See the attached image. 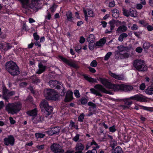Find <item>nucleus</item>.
I'll list each match as a JSON object with an SVG mask.
<instances>
[{
    "label": "nucleus",
    "mask_w": 153,
    "mask_h": 153,
    "mask_svg": "<svg viewBox=\"0 0 153 153\" xmlns=\"http://www.w3.org/2000/svg\"><path fill=\"white\" fill-rule=\"evenodd\" d=\"M97 63L95 60H93L92 61L90 64L91 66L95 67L97 66Z\"/></svg>",
    "instance_id": "de8ad7c7"
},
{
    "label": "nucleus",
    "mask_w": 153,
    "mask_h": 153,
    "mask_svg": "<svg viewBox=\"0 0 153 153\" xmlns=\"http://www.w3.org/2000/svg\"><path fill=\"white\" fill-rule=\"evenodd\" d=\"M66 16L68 20V21L72 22L73 20L72 17V13L70 11H68L66 13Z\"/></svg>",
    "instance_id": "7c9ffc66"
},
{
    "label": "nucleus",
    "mask_w": 153,
    "mask_h": 153,
    "mask_svg": "<svg viewBox=\"0 0 153 153\" xmlns=\"http://www.w3.org/2000/svg\"><path fill=\"white\" fill-rule=\"evenodd\" d=\"M2 87L3 88V99L5 100H7L9 99L8 95L10 94V93L8 92V90L6 88L4 84L2 85Z\"/></svg>",
    "instance_id": "f8f14e48"
},
{
    "label": "nucleus",
    "mask_w": 153,
    "mask_h": 153,
    "mask_svg": "<svg viewBox=\"0 0 153 153\" xmlns=\"http://www.w3.org/2000/svg\"><path fill=\"white\" fill-rule=\"evenodd\" d=\"M49 84L50 86L52 87L56 86V88L57 89H59L63 87V84L61 82H58L56 80H51L49 82Z\"/></svg>",
    "instance_id": "9b49d317"
},
{
    "label": "nucleus",
    "mask_w": 153,
    "mask_h": 153,
    "mask_svg": "<svg viewBox=\"0 0 153 153\" xmlns=\"http://www.w3.org/2000/svg\"><path fill=\"white\" fill-rule=\"evenodd\" d=\"M146 94L152 95L153 94V85L147 88L145 91Z\"/></svg>",
    "instance_id": "c85d7f7f"
},
{
    "label": "nucleus",
    "mask_w": 153,
    "mask_h": 153,
    "mask_svg": "<svg viewBox=\"0 0 153 153\" xmlns=\"http://www.w3.org/2000/svg\"><path fill=\"white\" fill-rule=\"evenodd\" d=\"M146 88V85L144 83H142L140 86V90H143L145 89Z\"/></svg>",
    "instance_id": "052dcab7"
},
{
    "label": "nucleus",
    "mask_w": 153,
    "mask_h": 153,
    "mask_svg": "<svg viewBox=\"0 0 153 153\" xmlns=\"http://www.w3.org/2000/svg\"><path fill=\"white\" fill-rule=\"evenodd\" d=\"M84 78L87 80L88 81L90 82H96V80L86 75H84Z\"/></svg>",
    "instance_id": "2f4dec72"
},
{
    "label": "nucleus",
    "mask_w": 153,
    "mask_h": 153,
    "mask_svg": "<svg viewBox=\"0 0 153 153\" xmlns=\"http://www.w3.org/2000/svg\"><path fill=\"white\" fill-rule=\"evenodd\" d=\"M115 153H123L122 149L120 147L117 146L114 149Z\"/></svg>",
    "instance_id": "e433bc0d"
},
{
    "label": "nucleus",
    "mask_w": 153,
    "mask_h": 153,
    "mask_svg": "<svg viewBox=\"0 0 153 153\" xmlns=\"http://www.w3.org/2000/svg\"><path fill=\"white\" fill-rule=\"evenodd\" d=\"M133 65L136 68L138 71H145L147 70V67L143 60H135L134 62Z\"/></svg>",
    "instance_id": "20e7f679"
},
{
    "label": "nucleus",
    "mask_w": 153,
    "mask_h": 153,
    "mask_svg": "<svg viewBox=\"0 0 153 153\" xmlns=\"http://www.w3.org/2000/svg\"><path fill=\"white\" fill-rule=\"evenodd\" d=\"M122 11H123V14L125 16L127 17L129 16L130 9L128 10L123 8Z\"/></svg>",
    "instance_id": "f704fd0d"
},
{
    "label": "nucleus",
    "mask_w": 153,
    "mask_h": 153,
    "mask_svg": "<svg viewBox=\"0 0 153 153\" xmlns=\"http://www.w3.org/2000/svg\"><path fill=\"white\" fill-rule=\"evenodd\" d=\"M99 80L106 88H111V83L109 82L107 79L105 78H100Z\"/></svg>",
    "instance_id": "2eb2a0df"
},
{
    "label": "nucleus",
    "mask_w": 153,
    "mask_h": 153,
    "mask_svg": "<svg viewBox=\"0 0 153 153\" xmlns=\"http://www.w3.org/2000/svg\"><path fill=\"white\" fill-rule=\"evenodd\" d=\"M81 46L80 45H78L76 47H75V50L77 52H79V51L81 49Z\"/></svg>",
    "instance_id": "8fccbe9b"
},
{
    "label": "nucleus",
    "mask_w": 153,
    "mask_h": 153,
    "mask_svg": "<svg viewBox=\"0 0 153 153\" xmlns=\"http://www.w3.org/2000/svg\"><path fill=\"white\" fill-rule=\"evenodd\" d=\"M127 27L126 25H121L116 30V33H119L121 32H124L127 30Z\"/></svg>",
    "instance_id": "b1692460"
},
{
    "label": "nucleus",
    "mask_w": 153,
    "mask_h": 153,
    "mask_svg": "<svg viewBox=\"0 0 153 153\" xmlns=\"http://www.w3.org/2000/svg\"><path fill=\"white\" fill-rule=\"evenodd\" d=\"M129 98H126L124 99V102H125V104L128 105H131L132 103V101H130L129 100H131V99H129Z\"/></svg>",
    "instance_id": "a19ab883"
},
{
    "label": "nucleus",
    "mask_w": 153,
    "mask_h": 153,
    "mask_svg": "<svg viewBox=\"0 0 153 153\" xmlns=\"http://www.w3.org/2000/svg\"><path fill=\"white\" fill-rule=\"evenodd\" d=\"M137 12L135 10L132 8L130 9L129 16L135 18L137 16Z\"/></svg>",
    "instance_id": "393cba45"
},
{
    "label": "nucleus",
    "mask_w": 153,
    "mask_h": 153,
    "mask_svg": "<svg viewBox=\"0 0 153 153\" xmlns=\"http://www.w3.org/2000/svg\"><path fill=\"white\" fill-rule=\"evenodd\" d=\"M84 148V146L81 143H78L76 146V152L75 153H81Z\"/></svg>",
    "instance_id": "6ab92c4d"
},
{
    "label": "nucleus",
    "mask_w": 153,
    "mask_h": 153,
    "mask_svg": "<svg viewBox=\"0 0 153 153\" xmlns=\"http://www.w3.org/2000/svg\"><path fill=\"white\" fill-rule=\"evenodd\" d=\"M59 59L69 66L75 68H78V66L74 61H70L62 56H59Z\"/></svg>",
    "instance_id": "1a4fd4ad"
},
{
    "label": "nucleus",
    "mask_w": 153,
    "mask_h": 153,
    "mask_svg": "<svg viewBox=\"0 0 153 153\" xmlns=\"http://www.w3.org/2000/svg\"><path fill=\"white\" fill-rule=\"evenodd\" d=\"M111 54L112 53L111 52H108L105 56L104 59L105 60H107L110 57V56L111 55Z\"/></svg>",
    "instance_id": "09e8293b"
},
{
    "label": "nucleus",
    "mask_w": 153,
    "mask_h": 153,
    "mask_svg": "<svg viewBox=\"0 0 153 153\" xmlns=\"http://www.w3.org/2000/svg\"><path fill=\"white\" fill-rule=\"evenodd\" d=\"M29 0H18L22 4L23 8L26 9L30 8L35 11H37L38 10V5L41 0H31L30 4H28Z\"/></svg>",
    "instance_id": "f257e3e1"
},
{
    "label": "nucleus",
    "mask_w": 153,
    "mask_h": 153,
    "mask_svg": "<svg viewBox=\"0 0 153 153\" xmlns=\"http://www.w3.org/2000/svg\"><path fill=\"white\" fill-rule=\"evenodd\" d=\"M43 119L42 117L39 115H37L34 117L32 119L33 122L35 123L41 121Z\"/></svg>",
    "instance_id": "4be33fe9"
},
{
    "label": "nucleus",
    "mask_w": 153,
    "mask_h": 153,
    "mask_svg": "<svg viewBox=\"0 0 153 153\" xmlns=\"http://www.w3.org/2000/svg\"><path fill=\"white\" fill-rule=\"evenodd\" d=\"M95 40V36L93 34H90L87 38V40L88 42H94Z\"/></svg>",
    "instance_id": "473e14b6"
},
{
    "label": "nucleus",
    "mask_w": 153,
    "mask_h": 153,
    "mask_svg": "<svg viewBox=\"0 0 153 153\" xmlns=\"http://www.w3.org/2000/svg\"><path fill=\"white\" fill-rule=\"evenodd\" d=\"M106 42L105 38L101 39L99 41L97 42L95 44L96 46L99 47L102 46Z\"/></svg>",
    "instance_id": "5701e85b"
},
{
    "label": "nucleus",
    "mask_w": 153,
    "mask_h": 153,
    "mask_svg": "<svg viewBox=\"0 0 153 153\" xmlns=\"http://www.w3.org/2000/svg\"><path fill=\"white\" fill-rule=\"evenodd\" d=\"M109 129L110 131L112 132H115L116 130L115 127L114 126H112L110 127L109 128Z\"/></svg>",
    "instance_id": "6e6d98bb"
},
{
    "label": "nucleus",
    "mask_w": 153,
    "mask_h": 153,
    "mask_svg": "<svg viewBox=\"0 0 153 153\" xmlns=\"http://www.w3.org/2000/svg\"><path fill=\"white\" fill-rule=\"evenodd\" d=\"M44 96L47 99L56 100L59 97L57 93L53 89H46L44 90Z\"/></svg>",
    "instance_id": "f03ea898"
},
{
    "label": "nucleus",
    "mask_w": 153,
    "mask_h": 153,
    "mask_svg": "<svg viewBox=\"0 0 153 153\" xmlns=\"http://www.w3.org/2000/svg\"><path fill=\"white\" fill-rule=\"evenodd\" d=\"M131 99L140 102H146L147 98L145 97L141 94H137L129 97Z\"/></svg>",
    "instance_id": "6e6552de"
},
{
    "label": "nucleus",
    "mask_w": 153,
    "mask_h": 153,
    "mask_svg": "<svg viewBox=\"0 0 153 153\" xmlns=\"http://www.w3.org/2000/svg\"><path fill=\"white\" fill-rule=\"evenodd\" d=\"M139 23L141 25H143L145 27L148 25V23H146L144 21L140 20L139 21Z\"/></svg>",
    "instance_id": "bf43d9fd"
},
{
    "label": "nucleus",
    "mask_w": 153,
    "mask_h": 153,
    "mask_svg": "<svg viewBox=\"0 0 153 153\" xmlns=\"http://www.w3.org/2000/svg\"><path fill=\"white\" fill-rule=\"evenodd\" d=\"M21 107V104L20 102L10 104V113L12 114L17 113L20 110Z\"/></svg>",
    "instance_id": "39448f33"
},
{
    "label": "nucleus",
    "mask_w": 153,
    "mask_h": 153,
    "mask_svg": "<svg viewBox=\"0 0 153 153\" xmlns=\"http://www.w3.org/2000/svg\"><path fill=\"white\" fill-rule=\"evenodd\" d=\"M147 28L148 31H151L153 30V27L150 25H148L147 26Z\"/></svg>",
    "instance_id": "0e129e2a"
},
{
    "label": "nucleus",
    "mask_w": 153,
    "mask_h": 153,
    "mask_svg": "<svg viewBox=\"0 0 153 153\" xmlns=\"http://www.w3.org/2000/svg\"><path fill=\"white\" fill-rule=\"evenodd\" d=\"M122 91L127 92L132 90L133 87L131 85L123 84Z\"/></svg>",
    "instance_id": "412c9836"
},
{
    "label": "nucleus",
    "mask_w": 153,
    "mask_h": 153,
    "mask_svg": "<svg viewBox=\"0 0 153 153\" xmlns=\"http://www.w3.org/2000/svg\"><path fill=\"white\" fill-rule=\"evenodd\" d=\"M6 70L10 73V61H7L5 66Z\"/></svg>",
    "instance_id": "ea45409f"
},
{
    "label": "nucleus",
    "mask_w": 153,
    "mask_h": 153,
    "mask_svg": "<svg viewBox=\"0 0 153 153\" xmlns=\"http://www.w3.org/2000/svg\"><path fill=\"white\" fill-rule=\"evenodd\" d=\"M115 21L113 20H112L109 22V24H110V30H112L114 29L115 27Z\"/></svg>",
    "instance_id": "c9c22d12"
},
{
    "label": "nucleus",
    "mask_w": 153,
    "mask_h": 153,
    "mask_svg": "<svg viewBox=\"0 0 153 153\" xmlns=\"http://www.w3.org/2000/svg\"><path fill=\"white\" fill-rule=\"evenodd\" d=\"M117 48L119 50V51H117L116 52V55H118L119 54H120V53L123 51H125L126 50V48L124 47L123 46H120L117 47Z\"/></svg>",
    "instance_id": "cd10ccee"
},
{
    "label": "nucleus",
    "mask_w": 153,
    "mask_h": 153,
    "mask_svg": "<svg viewBox=\"0 0 153 153\" xmlns=\"http://www.w3.org/2000/svg\"><path fill=\"white\" fill-rule=\"evenodd\" d=\"M40 106L42 110H45L48 114H50L53 111L52 107L49 105L47 101L45 100H43L41 102Z\"/></svg>",
    "instance_id": "423d86ee"
},
{
    "label": "nucleus",
    "mask_w": 153,
    "mask_h": 153,
    "mask_svg": "<svg viewBox=\"0 0 153 153\" xmlns=\"http://www.w3.org/2000/svg\"><path fill=\"white\" fill-rule=\"evenodd\" d=\"M74 94L75 96L77 97H79L80 96V94L79 92V91L77 90H75L74 92Z\"/></svg>",
    "instance_id": "3c124183"
},
{
    "label": "nucleus",
    "mask_w": 153,
    "mask_h": 153,
    "mask_svg": "<svg viewBox=\"0 0 153 153\" xmlns=\"http://www.w3.org/2000/svg\"><path fill=\"white\" fill-rule=\"evenodd\" d=\"M79 134H77L73 138V140L75 142L77 141L79 139Z\"/></svg>",
    "instance_id": "864d4df0"
},
{
    "label": "nucleus",
    "mask_w": 153,
    "mask_h": 153,
    "mask_svg": "<svg viewBox=\"0 0 153 153\" xmlns=\"http://www.w3.org/2000/svg\"><path fill=\"white\" fill-rule=\"evenodd\" d=\"M27 113L30 116L34 117L37 114L36 110L34 109L32 110L28 111H27Z\"/></svg>",
    "instance_id": "c756f323"
},
{
    "label": "nucleus",
    "mask_w": 153,
    "mask_h": 153,
    "mask_svg": "<svg viewBox=\"0 0 153 153\" xmlns=\"http://www.w3.org/2000/svg\"><path fill=\"white\" fill-rule=\"evenodd\" d=\"M88 100L85 98H82L81 100V102L82 104H85L87 103Z\"/></svg>",
    "instance_id": "4d7b16f0"
},
{
    "label": "nucleus",
    "mask_w": 153,
    "mask_h": 153,
    "mask_svg": "<svg viewBox=\"0 0 153 153\" xmlns=\"http://www.w3.org/2000/svg\"><path fill=\"white\" fill-rule=\"evenodd\" d=\"M38 66L39 70L36 72V73L38 74H40L45 71L46 67L41 63H39L38 65Z\"/></svg>",
    "instance_id": "aec40b11"
},
{
    "label": "nucleus",
    "mask_w": 153,
    "mask_h": 153,
    "mask_svg": "<svg viewBox=\"0 0 153 153\" xmlns=\"http://www.w3.org/2000/svg\"><path fill=\"white\" fill-rule=\"evenodd\" d=\"M128 36L127 34L125 33H123L121 34L118 38V40L120 42H122L124 38H126Z\"/></svg>",
    "instance_id": "72a5a7b5"
},
{
    "label": "nucleus",
    "mask_w": 153,
    "mask_h": 153,
    "mask_svg": "<svg viewBox=\"0 0 153 153\" xmlns=\"http://www.w3.org/2000/svg\"><path fill=\"white\" fill-rule=\"evenodd\" d=\"M4 144L6 145H8L10 144V136H8L7 138H5L4 139Z\"/></svg>",
    "instance_id": "79ce46f5"
},
{
    "label": "nucleus",
    "mask_w": 153,
    "mask_h": 153,
    "mask_svg": "<svg viewBox=\"0 0 153 153\" xmlns=\"http://www.w3.org/2000/svg\"><path fill=\"white\" fill-rule=\"evenodd\" d=\"M94 145L96 146V149H98L99 148V146H98L94 140L91 142L88 143L87 144L86 147V149L87 150L89 147L91 146Z\"/></svg>",
    "instance_id": "bb28decb"
},
{
    "label": "nucleus",
    "mask_w": 153,
    "mask_h": 153,
    "mask_svg": "<svg viewBox=\"0 0 153 153\" xmlns=\"http://www.w3.org/2000/svg\"><path fill=\"white\" fill-rule=\"evenodd\" d=\"M142 107V108L143 109L147 111H151L152 110V108L151 107L144 106H140Z\"/></svg>",
    "instance_id": "a18cd8bd"
},
{
    "label": "nucleus",
    "mask_w": 153,
    "mask_h": 153,
    "mask_svg": "<svg viewBox=\"0 0 153 153\" xmlns=\"http://www.w3.org/2000/svg\"><path fill=\"white\" fill-rule=\"evenodd\" d=\"M94 88H91L90 89L91 93L96 96H102V95L100 92L101 91L105 93H108V91L101 85L97 84L94 87Z\"/></svg>",
    "instance_id": "7ed1b4c3"
},
{
    "label": "nucleus",
    "mask_w": 153,
    "mask_h": 153,
    "mask_svg": "<svg viewBox=\"0 0 153 153\" xmlns=\"http://www.w3.org/2000/svg\"><path fill=\"white\" fill-rule=\"evenodd\" d=\"M52 151L55 153H62L63 152L61 146L58 144H53L51 146Z\"/></svg>",
    "instance_id": "9d476101"
},
{
    "label": "nucleus",
    "mask_w": 153,
    "mask_h": 153,
    "mask_svg": "<svg viewBox=\"0 0 153 153\" xmlns=\"http://www.w3.org/2000/svg\"><path fill=\"white\" fill-rule=\"evenodd\" d=\"M83 12L85 14V19L86 21L88 20V17H93L94 14L92 10H86L85 9L83 10Z\"/></svg>",
    "instance_id": "ddd939ff"
},
{
    "label": "nucleus",
    "mask_w": 153,
    "mask_h": 153,
    "mask_svg": "<svg viewBox=\"0 0 153 153\" xmlns=\"http://www.w3.org/2000/svg\"><path fill=\"white\" fill-rule=\"evenodd\" d=\"M88 105L90 106L89 108V111H92V112L90 113L87 115L88 116H90L93 114V112L95 111L96 108L94 105V104L91 102H89L88 103Z\"/></svg>",
    "instance_id": "f3484780"
},
{
    "label": "nucleus",
    "mask_w": 153,
    "mask_h": 153,
    "mask_svg": "<svg viewBox=\"0 0 153 153\" xmlns=\"http://www.w3.org/2000/svg\"><path fill=\"white\" fill-rule=\"evenodd\" d=\"M84 114H82L78 117V120L79 121L82 122L84 119Z\"/></svg>",
    "instance_id": "5fc2aeb1"
},
{
    "label": "nucleus",
    "mask_w": 153,
    "mask_h": 153,
    "mask_svg": "<svg viewBox=\"0 0 153 153\" xmlns=\"http://www.w3.org/2000/svg\"><path fill=\"white\" fill-rule=\"evenodd\" d=\"M45 19L49 20L51 17V15L49 12H48L47 15L45 16Z\"/></svg>",
    "instance_id": "49530a36"
},
{
    "label": "nucleus",
    "mask_w": 153,
    "mask_h": 153,
    "mask_svg": "<svg viewBox=\"0 0 153 153\" xmlns=\"http://www.w3.org/2000/svg\"><path fill=\"white\" fill-rule=\"evenodd\" d=\"M131 29L133 30H135L138 28V27L135 24H134L132 27H131Z\"/></svg>",
    "instance_id": "69168bd1"
},
{
    "label": "nucleus",
    "mask_w": 153,
    "mask_h": 153,
    "mask_svg": "<svg viewBox=\"0 0 153 153\" xmlns=\"http://www.w3.org/2000/svg\"><path fill=\"white\" fill-rule=\"evenodd\" d=\"M47 133L50 135H52L54 134V133L52 131V128H51L50 130L46 131Z\"/></svg>",
    "instance_id": "680f3d73"
},
{
    "label": "nucleus",
    "mask_w": 153,
    "mask_h": 153,
    "mask_svg": "<svg viewBox=\"0 0 153 153\" xmlns=\"http://www.w3.org/2000/svg\"><path fill=\"white\" fill-rule=\"evenodd\" d=\"M150 46V44L148 42H145L143 45V47L145 50L148 49Z\"/></svg>",
    "instance_id": "58836bf2"
},
{
    "label": "nucleus",
    "mask_w": 153,
    "mask_h": 153,
    "mask_svg": "<svg viewBox=\"0 0 153 153\" xmlns=\"http://www.w3.org/2000/svg\"><path fill=\"white\" fill-rule=\"evenodd\" d=\"M34 39L36 40H38L39 39V36L36 34V33H34L33 34Z\"/></svg>",
    "instance_id": "e2e57ef3"
},
{
    "label": "nucleus",
    "mask_w": 153,
    "mask_h": 153,
    "mask_svg": "<svg viewBox=\"0 0 153 153\" xmlns=\"http://www.w3.org/2000/svg\"><path fill=\"white\" fill-rule=\"evenodd\" d=\"M89 48L90 50H93L94 47V42H89Z\"/></svg>",
    "instance_id": "c03bdc74"
},
{
    "label": "nucleus",
    "mask_w": 153,
    "mask_h": 153,
    "mask_svg": "<svg viewBox=\"0 0 153 153\" xmlns=\"http://www.w3.org/2000/svg\"><path fill=\"white\" fill-rule=\"evenodd\" d=\"M73 92L71 91H68L66 94L65 99V102H70L73 99Z\"/></svg>",
    "instance_id": "dca6fc26"
},
{
    "label": "nucleus",
    "mask_w": 153,
    "mask_h": 153,
    "mask_svg": "<svg viewBox=\"0 0 153 153\" xmlns=\"http://www.w3.org/2000/svg\"><path fill=\"white\" fill-rule=\"evenodd\" d=\"M14 138L12 136L10 135V145H13L14 143Z\"/></svg>",
    "instance_id": "603ef678"
},
{
    "label": "nucleus",
    "mask_w": 153,
    "mask_h": 153,
    "mask_svg": "<svg viewBox=\"0 0 153 153\" xmlns=\"http://www.w3.org/2000/svg\"><path fill=\"white\" fill-rule=\"evenodd\" d=\"M111 88H109L113 89L115 91L119 90L122 91L123 84L116 85L111 84Z\"/></svg>",
    "instance_id": "a211bd4d"
},
{
    "label": "nucleus",
    "mask_w": 153,
    "mask_h": 153,
    "mask_svg": "<svg viewBox=\"0 0 153 153\" xmlns=\"http://www.w3.org/2000/svg\"><path fill=\"white\" fill-rule=\"evenodd\" d=\"M143 7V5L141 4H136V8L138 10L141 9Z\"/></svg>",
    "instance_id": "13d9d810"
},
{
    "label": "nucleus",
    "mask_w": 153,
    "mask_h": 153,
    "mask_svg": "<svg viewBox=\"0 0 153 153\" xmlns=\"http://www.w3.org/2000/svg\"><path fill=\"white\" fill-rule=\"evenodd\" d=\"M52 131L54 133V134L59 133L60 128L59 127H56L52 128Z\"/></svg>",
    "instance_id": "4c0bfd02"
},
{
    "label": "nucleus",
    "mask_w": 153,
    "mask_h": 153,
    "mask_svg": "<svg viewBox=\"0 0 153 153\" xmlns=\"http://www.w3.org/2000/svg\"><path fill=\"white\" fill-rule=\"evenodd\" d=\"M109 74L111 77L117 79L122 80L124 79V77L122 74H117L115 73H113L111 71L109 72Z\"/></svg>",
    "instance_id": "4468645a"
},
{
    "label": "nucleus",
    "mask_w": 153,
    "mask_h": 153,
    "mask_svg": "<svg viewBox=\"0 0 153 153\" xmlns=\"http://www.w3.org/2000/svg\"><path fill=\"white\" fill-rule=\"evenodd\" d=\"M35 135L37 138H43L45 136L44 134L40 133H36Z\"/></svg>",
    "instance_id": "37998d69"
},
{
    "label": "nucleus",
    "mask_w": 153,
    "mask_h": 153,
    "mask_svg": "<svg viewBox=\"0 0 153 153\" xmlns=\"http://www.w3.org/2000/svg\"><path fill=\"white\" fill-rule=\"evenodd\" d=\"M86 153H97V151L95 149L92 150H88Z\"/></svg>",
    "instance_id": "774afa93"
},
{
    "label": "nucleus",
    "mask_w": 153,
    "mask_h": 153,
    "mask_svg": "<svg viewBox=\"0 0 153 153\" xmlns=\"http://www.w3.org/2000/svg\"><path fill=\"white\" fill-rule=\"evenodd\" d=\"M18 66L13 61H10V74L13 75H16L19 74Z\"/></svg>",
    "instance_id": "0eeeda50"
},
{
    "label": "nucleus",
    "mask_w": 153,
    "mask_h": 153,
    "mask_svg": "<svg viewBox=\"0 0 153 153\" xmlns=\"http://www.w3.org/2000/svg\"><path fill=\"white\" fill-rule=\"evenodd\" d=\"M142 48L140 47H138L136 49V51L138 53H140L142 51Z\"/></svg>",
    "instance_id": "338daca9"
},
{
    "label": "nucleus",
    "mask_w": 153,
    "mask_h": 153,
    "mask_svg": "<svg viewBox=\"0 0 153 153\" xmlns=\"http://www.w3.org/2000/svg\"><path fill=\"white\" fill-rule=\"evenodd\" d=\"M112 16L115 18H117L119 17V11L117 9H114L112 10Z\"/></svg>",
    "instance_id": "a878e982"
}]
</instances>
